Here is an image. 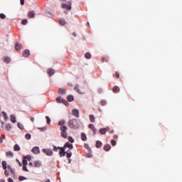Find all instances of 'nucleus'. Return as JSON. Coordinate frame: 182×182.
Masks as SVG:
<instances>
[{
    "instance_id": "obj_42",
    "label": "nucleus",
    "mask_w": 182,
    "mask_h": 182,
    "mask_svg": "<svg viewBox=\"0 0 182 182\" xmlns=\"http://www.w3.org/2000/svg\"><path fill=\"white\" fill-rule=\"evenodd\" d=\"M22 25H26L28 23V20L27 19H23L21 21Z\"/></svg>"
},
{
    "instance_id": "obj_5",
    "label": "nucleus",
    "mask_w": 182,
    "mask_h": 182,
    "mask_svg": "<svg viewBox=\"0 0 182 182\" xmlns=\"http://www.w3.org/2000/svg\"><path fill=\"white\" fill-rule=\"evenodd\" d=\"M59 155L60 157H65V156H66V151H65V148L64 147H61L59 148Z\"/></svg>"
},
{
    "instance_id": "obj_31",
    "label": "nucleus",
    "mask_w": 182,
    "mask_h": 182,
    "mask_svg": "<svg viewBox=\"0 0 182 182\" xmlns=\"http://www.w3.org/2000/svg\"><path fill=\"white\" fill-rule=\"evenodd\" d=\"M20 150H21V147L19 146V145L16 144V145L14 146V151H19Z\"/></svg>"
},
{
    "instance_id": "obj_55",
    "label": "nucleus",
    "mask_w": 182,
    "mask_h": 182,
    "mask_svg": "<svg viewBox=\"0 0 182 182\" xmlns=\"http://www.w3.org/2000/svg\"><path fill=\"white\" fill-rule=\"evenodd\" d=\"M8 181L9 182H14V180H12V178H8Z\"/></svg>"
},
{
    "instance_id": "obj_35",
    "label": "nucleus",
    "mask_w": 182,
    "mask_h": 182,
    "mask_svg": "<svg viewBox=\"0 0 182 182\" xmlns=\"http://www.w3.org/2000/svg\"><path fill=\"white\" fill-rule=\"evenodd\" d=\"M68 141H70V143H75V139H73L72 136H68Z\"/></svg>"
},
{
    "instance_id": "obj_14",
    "label": "nucleus",
    "mask_w": 182,
    "mask_h": 182,
    "mask_svg": "<svg viewBox=\"0 0 182 182\" xmlns=\"http://www.w3.org/2000/svg\"><path fill=\"white\" fill-rule=\"evenodd\" d=\"M28 18H35V11H29L28 13Z\"/></svg>"
},
{
    "instance_id": "obj_33",
    "label": "nucleus",
    "mask_w": 182,
    "mask_h": 182,
    "mask_svg": "<svg viewBox=\"0 0 182 182\" xmlns=\"http://www.w3.org/2000/svg\"><path fill=\"white\" fill-rule=\"evenodd\" d=\"M2 166H3V168L4 170H6L7 167H6V161H3L1 163Z\"/></svg>"
},
{
    "instance_id": "obj_46",
    "label": "nucleus",
    "mask_w": 182,
    "mask_h": 182,
    "mask_svg": "<svg viewBox=\"0 0 182 182\" xmlns=\"http://www.w3.org/2000/svg\"><path fill=\"white\" fill-rule=\"evenodd\" d=\"M85 149H87V150H90V146L87 144H84Z\"/></svg>"
},
{
    "instance_id": "obj_4",
    "label": "nucleus",
    "mask_w": 182,
    "mask_h": 182,
    "mask_svg": "<svg viewBox=\"0 0 182 182\" xmlns=\"http://www.w3.org/2000/svg\"><path fill=\"white\" fill-rule=\"evenodd\" d=\"M70 5H72L70 2H69V4H62L61 8H63V9H66L67 11H70V9H72Z\"/></svg>"
},
{
    "instance_id": "obj_57",
    "label": "nucleus",
    "mask_w": 182,
    "mask_h": 182,
    "mask_svg": "<svg viewBox=\"0 0 182 182\" xmlns=\"http://www.w3.org/2000/svg\"><path fill=\"white\" fill-rule=\"evenodd\" d=\"M4 142V140L2 139V137H0V144L1 143H3Z\"/></svg>"
},
{
    "instance_id": "obj_27",
    "label": "nucleus",
    "mask_w": 182,
    "mask_h": 182,
    "mask_svg": "<svg viewBox=\"0 0 182 182\" xmlns=\"http://www.w3.org/2000/svg\"><path fill=\"white\" fill-rule=\"evenodd\" d=\"M59 23L60 25H63V26H65V25H66V21H65V19H60L59 21Z\"/></svg>"
},
{
    "instance_id": "obj_9",
    "label": "nucleus",
    "mask_w": 182,
    "mask_h": 182,
    "mask_svg": "<svg viewBox=\"0 0 182 182\" xmlns=\"http://www.w3.org/2000/svg\"><path fill=\"white\" fill-rule=\"evenodd\" d=\"M63 147L65 149H66V147H68V149H70V150H73V144H72L69 142H66Z\"/></svg>"
},
{
    "instance_id": "obj_50",
    "label": "nucleus",
    "mask_w": 182,
    "mask_h": 182,
    "mask_svg": "<svg viewBox=\"0 0 182 182\" xmlns=\"http://www.w3.org/2000/svg\"><path fill=\"white\" fill-rule=\"evenodd\" d=\"M4 170H5V171H4L5 176L8 177L9 176V173L8 172V170H6V169H4Z\"/></svg>"
},
{
    "instance_id": "obj_12",
    "label": "nucleus",
    "mask_w": 182,
    "mask_h": 182,
    "mask_svg": "<svg viewBox=\"0 0 182 182\" xmlns=\"http://www.w3.org/2000/svg\"><path fill=\"white\" fill-rule=\"evenodd\" d=\"M74 90H75V92H77V93H80V95H85V92H82L80 91V90L79 89V85H76L74 87Z\"/></svg>"
},
{
    "instance_id": "obj_38",
    "label": "nucleus",
    "mask_w": 182,
    "mask_h": 182,
    "mask_svg": "<svg viewBox=\"0 0 182 182\" xmlns=\"http://www.w3.org/2000/svg\"><path fill=\"white\" fill-rule=\"evenodd\" d=\"M31 134H26L25 135V138L26 139V140H31Z\"/></svg>"
},
{
    "instance_id": "obj_41",
    "label": "nucleus",
    "mask_w": 182,
    "mask_h": 182,
    "mask_svg": "<svg viewBox=\"0 0 182 182\" xmlns=\"http://www.w3.org/2000/svg\"><path fill=\"white\" fill-rule=\"evenodd\" d=\"M3 117L5 119V120L8 119V115H6V112H2Z\"/></svg>"
},
{
    "instance_id": "obj_23",
    "label": "nucleus",
    "mask_w": 182,
    "mask_h": 182,
    "mask_svg": "<svg viewBox=\"0 0 182 182\" xmlns=\"http://www.w3.org/2000/svg\"><path fill=\"white\" fill-rule=\"evenodd\" d=\"M11 122L12 123H16V117L15 115H11Z\"/></svg>"
},
{
    "instance_id": "obj_37",
    "label": "nucleus",
    "mask_w": 182,
    "mask_h": 182,
    "mask_svg": "<svg viewBox=\"0 0 182 182\" xmlns=\"http://www.w3.org/2000/svg\"><path fill=\"white\" fill-rule=\"evenodd\" d=\"M47 124H50V118L48 116L46 117Z\"/></svg>"
},
{
    "instance_id": "obj_7",
    "label": "nucleus",
    "mask_w": 182,
    "mask_h": 182,
    "mask_svg": "<svg viewBox=\"0 0 182 182\" xmlns=\"http://www.w3.org/2000/svg\"><path fill=\"white\" fill-rule=\"evenodd\" d=\"M31 151H32V153H33V154H39L41 153L39 147H38V146L33 147Z\"/></svg>"
},
{
    "instance_id": "obj_45",
    "label": "nucleus",
    "mask_w": 182,
    "mask_h": 182,
    "mask_svg": "<svg viewBox=\"0 0 182 182\" xmlns=\"http://www.w3.org/2000/svg\"><path fill=\"white\" fill-rule=\"evenodd\" d=\"M0 18L1 19H5V18H6V16L4 14H0Z\"/></svg>"
},
{
    "instance_id": "obj_43",
    "label": "nucleus",
    "mask_w": 182,
    "mask_h": 182,
    "mask_svg": "<svg viewBox=\"0 0 182 182\" xmlns=\"http://www.w3.org/2000/svg\"><path fill=\"white\" fill-rule=\"evenodd\" d=\"M8 169L9 170V171H11V173L12 174H14V173H15V171H14V169H12V168H11L9 166H7Z\"/></svg>"
},
{
    "instance_id": "obj_48",
    "label": "nucleus",
    "mask_w": 182,
    "mask_h": 182,
    "mask_svg": "<svg viewBox=\"0 0 182 182\" xmlns=\"http://www.w3.org/2000/svg\"><path fill=\"white\" fill-rule=\"evenodd\" d=\"M111 144H112V146H116V144H117L116 141L114 139H112L111 141Z\"/></svg>"
},
{
    "instance_id": "obj_24",
    "label": "nucleus",
    "mask_w": 182,
    "mask_h": 182,
    "mask_svg": "<svg viewBox=\"0 0 182 182\" xmlns=\"http://www.w3.org/2000/svg\"><path fill=\"white\" fill-rule=\"evenodd\" d=\"M65 123H66V121H65V119H61L58 122V126H60V127L61 126H65L63 124H65Z\"/></svg>"
},
{
    "instance_id": "obj_56",
    "label": "nucleus",
    "mask_w": 182,
    "mask_h": 182,
    "mask_svg": "<svg viewBox=\"0 0 182 182\" xmlns=\"http://www.w3.org/2000/svg\"><path fill=\"white\" fill-rule=\"evenodd\" d=\"M108 132H109V133H111V134H113V133H114V131H113V129H112L111 131L109 129Z\"/></svg>"
},
{
    "instance_id": "obj_6",
    "label": "nucleus",
    "mask_w": 182,
    "mask_h": 182,
    "mask_svg": "<svg viewBox=\"0 0 182 182\" xmlns=\"http://www.w3.org/2000/svg\"><path fill=\"white\" fill-rule=\"evenodd\" d=\"M110 130V127H107L105 128H102L99 130L100 134H106V132H109Z\"/></svg>"
},
{
    "instance_id": "obj_54",
    "label": "nucleus",
    "mask_w": 182,
    "mask_h": 182,
    "mask_svg": "<svg viewBox=\"0 0 182 182\" xmlns=\"http://www.w3.org/2000/svg\"><path fill=\"white\" fill-rule=\"evenodd\" d=\"M16 161L18 162V166H19L20 167H21V166H22V164L21 163V161H19L18 159H16Z\"/></svg>"
},
{
    "instance_id": "obj_1",
    "label": "nucleus",
    "mask_w": 182,
    "mask_h": 182,
    "mask_svg": "<svg viewBox=\"0 0 182 182\" xmlns=\"http://www.w3.org/2000/svg\"><path fill=\"white\" fill-rule=\"evenodd\" d=\"M68 126L70 129H79V123L76 119H70L68 122Z\"/></svg>"
},
{
    "instance_id": "obj_21",
    "label": "nucleus",
    "mask_w": 182,
    "mask_h": 182,
    "mask_svg": "<svg viewBox=\"0 0 182 182\" xmlns=\"http://www.w3.org/2000/svg\"><path fill=\"white\" fill-rule=\"evenodd\" d=\"M110 149H112V146H110V144H107L104 146V150L105 151H109V150H110Z\"/></svg>"
},
{
    "instance_id": "obj_25",
    "label": "nucleus",
    "mask_w": 182,
    "mask_h": 182,
    "mask_svg": "<svg viewBox=\"0 0 182 182\" xmlns=\"http://www.w3.org/2000/svg\"><path fill=\"white\" fill-rule=\"evenodd\" d=\"M6 156H7V157H14V152L12 151H8L6 153Z\"/></svg>"
},
{
    "instance_id": "obj_8",
    "label": "nucleus",
    "mask_w": 182,
    "mask_h": 182,
    "mask_svg": "<svg viewBox=\"0 0 182 182\" xmlns=\"http://www.w3.org/2000/svg\"><path fill=\"white\" fill-rule=\"evenodd\" d=\"M56 102H57V103H63V105H66V103H68V102H66V100H64L60 97H58L56 98Z\"/></svg>"
},
{
    "instance_id": "obj_47",
    "label": "nucleus",
    "mask_w": 182,
    "mask_h": 182,
    "mask_svg": "<svg viewBox=\"0 0 182 182\" xmlns=\"http://www.w3.org/2000/svg\"><path fill=\"white\" fill-rule=\"evenodd\" d=\"M23 164L24 166H28V161L26 159H23Z\"/></svg>"
},
{
    "instance_id": "obj_22",
    "label": "nucleus",
    "mask_w": 182,
    "mask_h": 182,
    "mask_svg": "<svg viewBox=\"0 0 182 182\" xmlns=\"http://www.w3.org/2000/svg\"><path fill=\"white\" fill-rule=\"evenodd\" d=\"M65 154L68 159H70V157H72V151H70V150L67 151V152H65Z\"/></svg>"
},
{
    "instance_id": "obj_32",
    "label": "nucleus",
    "mask_w": 182,
    "mask_h": 182,
    "mask_svg": "<svg viewBox=\"0 0 182 182\" xmlns=\"http://www.w3.org/2000/svg\"><path fill=\"white\" fill-rule=\"evenodd\" d=\"M90 120L92 123H95V116L93 115H90Z\"/></svg>"
},
{
    "instance_id": "obj_39",
    "label": "nucleus",
    "mask_w": 182,
    "mask_h": 182,
    "mask_svg": "<svg viewBox=\"0 0 182 182\" xmlns=\"http://www.w3.org/2000/svg\"><path fill=\"white\" fill-rule=\"evenodd\" d=\"M18 180L19 181H23V180H26V178H25V176H20L18 177Z\"/></svg>"
},
{
    "instance_id": "obj_19",
    "label": "nucleus",
    "mask_w": 182,
    "mask_h": 182,
    "mask_svg": "<svg viewBox=\"0 0 182 182\" xmlns=\"http://www.w3.org/2000/svg\"><path fill=\"white\" fill-rule=\"evenodd\" d=\"M58 93H59V95H66V90L60 88L58 90Z\"/></svg>"
},
{
    "instance_id": "obj_13",
    "label": "nucleus",
    "mask_w": 182,
    "mask_h": 182,
    "mask_svg": "<svg viewBox=\"0 0 182 182\" xmlns=\"http://www.w3.org/2000/svg\"><path fill=\"white\" fill-rule=\"evenodd\" d=\"M72 113L75 117H79V110L78 109H73Z\"/></svg>"
},
{
    "instance_id": "obj_60",
    "label": "nucleus",
    "mask_w": 182,
    "mask_h": 182,
    "mask_svg": "<svg viewBox=\"0 0 182 182\" xmlns=\"http://www.w3.org/2000/svg\"><path fill=\"white\" fill-rule=\"evenodd\" d=\"M31 122H34V121H35V118L31 117Z\"/></svg>"
},
{
    "instance_id": "obj_16",
    "label": "nucleus",
    "mask_w": 182,
    "mask_h": 182,
    "mask_svg": "<svg viewBox=\"0 0 182 182\" xmlns=\"http://www.w3.org/2000/svg\"><path fill=\"white\" fill-rule=\"evenodd\" d=\"M47 73L49 75V76H53V75H55V70L49 68L47 71Z\"/></svg>"
},
{
    "instance_id": "obj_17",
    "label": "nucleus",
    "mask_w": 182,
    "mask_h": 182,
    "mask_svg": "<svg viewBox=\"0 0 182 182\" xmlns=\"http://www.w3.org/2000/svg\"><path fill=\"white\" fill-rule=\"evenodd\" d=\"M112 92L114 93H119L120 92V88L117 86H115L112 88Z\"/></svg>"
},
{
    "instance_id": "obj_44",
    "label": "nucleus",
    "mask_w": 182,
    "mask_h": 182,
    "mask_svg": "<svg viewBox=\"0 0 182 182\" xmlns=\"http://www.w3.org/2000/svg\"><path fill=\"white\" fill-rule=\"evenodd\" d=\"M106 104H107V102H106V101H105V100H102V101L100 102L101 106H106Z\"/></svg>"
},
{
    "instance_id": "obj_36",
    "label": "nucleus",
    "mask_w": 182,
    "mask_h": 182,
    "mask_svg": "<svg viewBox=\"0 0 182 182\" xmlns=\"http://www.w3.org/2000/svg\"><path fill=\"white\" fill-rule=\"evenodd\" d=\"M62 147L60 146H56L55 145H53V151H58V150H59V149H61Z\"/></svg>"
},
{
    "instance_id": "obj_58",
    "label": "nucleus",
    "mask_w": 182,
    "mask_h": 182,
    "mask_svg": "<svg viewBox=\"0 0 182 182\" xmlns=\"http://www.w3.org/2000/svg\"><path fill=\"white\" fill-rule=\"evenodd\" d=\"M113 139H114L116 140L117 139V135H114Z\"/></svg>"
},
{
    "instance_id": "obj_59",
    "label": "nucleus",
    "mask_w": 182,
    "mask_h": 182,
    "mask_svg": "<svg viewBox=\"0 0 182 182\" xmlns=\"http://www.w3.org/2000/svg\"><path fill=\"white\" fill-rule=\"evenodd\" d=\"M29 166H31V167H33V164L31 163V162H30V163H29Z\"/></svg>"
},
{
    "instance_id": "obj_40",
    "label": "nucleus",
    "mask_w": 182,
    "mask_h": 182,
    "mask_svg": "<svg viewBox=\"0 0 182 182\" xmlns=\"http://www.w3.org/2000/svg\"><path fill=\"white\" fill-rule=\"evenodd\" d=\"M25 159L28 160V161H31V160H32V157L31 156V155H28L25 156Z\"/></svg>"
},
{
    "instance_id": "obj_20",
    "label": "nucleus",
    "mask_w": 182,
    "mask_h": 182,
    "mask_svg": "<svg viewBox=\"0 0 182 182\" xmlns=\"http://www.w3.org/2000/svg\"><path fill=\"white\" fill-rule=\"evenodd\" d=\"M42 164L39 161H34V167H41Z\"/></svg>"
},
{
    "instance_id": "obj_3",
    "label": "nucleus",
    "mask_w": 182,
    "mask_h": 182,
    "mask_svg": "<svg viewBox=\"0 0 182 182\" xmlns=\"http://www.w3.org/2000/svg\"><path fill=\"white\" fill-rule=\"evenodd\" d=\"M42 151L43 153L46 154V156H53V151H52V149H43Z\"/></svg>"
},
{
    "instance_id": "obj_11",
    "label": "nucleus",
    "mask_w": 182,
    "mask_h": 182,
    "mask_svg": "<svg viewBox=\"0 0 182 182\" xmlns=\"http://www.w3.org/2000/svg\"><path fill=\"white\" fill-rule=\"evenodd\" d=\"M31 55V52H29V50H25L23 51V56L24 58H28Z\"/></svg>"
},
{
    "instance_id": "obj_53",
    "label": "nucleus",
    "mask_w": 182,
    "mask_h": 182,
    "mask_svg": "<svg viewBox=\"0 0 182 182\" xmlns=\"http://www.w3.org/2000/svg\"><path fill=\"white\" fill-rule=\"evenodd\" d=\"M20 4L22 6L25 5V0H20Z\"/></svg>"
},
{
    "instance_id": "obj_62",
    "label": "nucleus",
    "mask_w": 182,
    "mask_h": 182,
    "mask_svg": "<svg viewBox=\"0 0 182 182\" xmlns=\"http://www.w3.org/2000/svg\"><path fill=\"white\" fill-rule=\"evenodd\" d=\"M71 162H72V159H70V158H69L68 163H71Z\"/></svg>"
},
{
    "instance_id": "obj_52",
    "label": "nucleus",
    "mask_w": 182,
    "mask_h": 182,
    "mask_svg": "<svg viewBox=\"0 0 182 182\" xmlns=\"http://www.w3.org/2000/svg\"><path fill=\"white\" fill-rule=\"evenodd\" d=\"M115 76H116L117 79H119V77H120V74H119V73L116 72Z\"/></svg>"
},
{
    "instance_id": "obj_34",
    "label": "nucleus",
    "mask_w": 182,
    "mask_h": 182,
    "mask_svg": "<svg viewBox=\"0 0 182 182\" xmlns=\"http://www.w3.org/2000/svg\"><path fill=\"white\" fill-rule=\"evenodd\" d=\"M6 130H8V132H9V130H11V129H12V126L11 125V124H7L6 125Z\"/></svg>"
},
{
    "instance_id": "obj_15",
    "label": "nucleus",
    "mask_w": 182,
    "mask_h": 182,
    "mask_svg": "<svg viewBox=\"0 0 182 182\" xmlns=\"http://www.w3.org/2000/svg\"><path fill=\"white\" fill-rule=\"evenodd\" d=\"M15 49L16 50H21V49H22V44L16 43L15 44Z\"/></svg>"
},
{
    "instance_id": "obj_30",
    "label": "nucleus",
    "mask_w": 182,
    "mask_h": 182,
    "mask_svg": "<svg viewBox=\"0 0 182 182\" xmlns=\"http://www.w3.org/2000/svg\"><path fill=\"white\" fill-rule=\"evenodd\" d=\"M4 62H6V63H9V62H11V58H9V57H5L3 59Z\"/></svg>"
},
{
    "instance_id": "obj_26",
    "label": "nucleus",
    "mask_w": 182,
    "mask_h": 182,
    "mask_svg": "<svg viewBox=\"0 0 182 182\" xmlns=\"http://www.w3.org/2000/svg\"><path fill=\"white\" fill-rule=\"evenodd\" d=\"M102 146V144L100 141H96V147L97 149H100V146Z\"/></svg>"
},
{
    "instance_id": "obj_29",
    "label": "nucleus",
    "mask_w": 182,
    "mask_h": 182,
    "mask_svg": "<svg viewBox=\"0 0 182 182\" xmlns=\"http://www.w3.org/2000/svg\"><path fill=\"white\" fill-rule=\"evenodd\" d=\"M85 58L86 59H90V58H92V55H91L90 53H86L85 54Z\"/></svg>"
},
{
    "instance_id": "obj_49",
    "label": "nucleus",
    "mask_w": 182,
    "mask_h": 182,
    "mask_svg": "<svg viewBox=\"0 0 182 182\" xmlns=\"http://www.w3.org/2000/svg\"><path fill=\"white\" fill-rule=\"evenodd\" d=\"M18 127L20 128L21 130L23 129V125L21 124L20 123H18Z\"/></svg>"
},
{
    "instance_id": "obj_28",
    "label": "nucleus",
    "mask_w": 182,
    "mask_h": 182,
    "mask_svg": "<svg viewBox=\"0 0 182 182\" xmlns=\"http://www.w3.org/2000/svg\"><path fill=\"white\" fill-rule=\"evenodd\" d=\"M74 100H75V98L73 97V95H68V102H73Z\"/></svg>"
},
{
    "instance_id": "obj_10",
    "label": "nucleus",
    "mask_w": 182,
    "mask_h": 182,
    "mask_svg": "<svg viewBox=\"0 0 182 182\" xmlns=\"http://www.w3.org/2000/svg\"><path fill=\"white\" fill-rule=\"evenodd\" d=\"M88 127L93 132L94 134H96V128L93 124H90Z\"/></svg>"
},
{
    "instance_id": "obj_51",
    "label": "nucleus",
    "mask_w": 182,
    "mask_h": 182,
    "mask_svg": "<svg viewBox=\"0 0 182 182\" xmlns=\"http://www.w3.org/2000/svg\"><path fill=\"white\" fill-rule=\"evenodd\" d=\"M23 171H29L25 165L23 166Z\"/></svg>"
},
{
    "instance_id": "obj_2",
    "label": "nucleus",
    "mask_w": 182,
    "mask_h": 182,
    "mask_svg": "<svg viewBox=\"0 0 182 182\" xmlns=\"http://www.w3.org/2000/svg\"><path fill=\"white\" fill-rule=\"evenodd\" d=\"M60 136L61 137H63V139H68V127L66 126H61L60 127Z\"/></svg>"
},
{
    "instance_id": "obj_64",
    "label": "nucleus",
    "mask_w": 182,
    "mask_h": 182,
    "mask_svg": "<svg viewBox=\"0 0 182 182\" xmlns=\"http://www.w3.org/2000/svg\"><path fill=\"white\" fill-rule=\"evenodd\" d=\"M3 139H5V135L2 134Z\"/></svg>"
},
{
    "instance_id": "obj_18",
    "label": "nucleus",
    "mask_w": 182,
    "mask_h": 182,
    "mask_svg": "<svg viewBox=\"0 0 182 182\" xmlns=\"http://www.w3.org/2000/svg\"><path fill=\"white\" fill-rule=\"evenodd\" d=\"M81 140H82V141H86V140H87V136H86V134L85 133H81Z\"/></svg>"
},
{
    "instance_id": "obj_63",
    "label": "nucleus",
    "mask_w": 182,
    "mask_h": 182,
    "mask_svg": "<svg viewBox=\"0 0 182 182\" xmlns=\"http://www.w3.org/2000/svg\"><path fill=\"white\" fill-rule=\"evenodd\" d=\"M0 182H5V180L1 179V180H0Z\"/></svg>"
},
{
    "instance_id": "obj_61",
    "label": "nucleus",
    "mask_w": 182,
    "mask_h": 182,
    "mask_svg": "<svg viewBox=\"0 0 182 182\" xmlns=\"http://www.w3.org/2000/svg\"><path fill=\"white\" fill-rule=\"evenodd\" d=\"M73 36H75V37H76V33H75V32L73 33Z\"/></svg>"
}]
</instances>
